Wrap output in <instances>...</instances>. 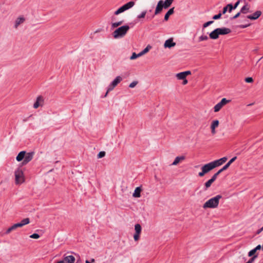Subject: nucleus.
Here are the masks:
<instances>
[{
  "mask_svg": "<svg viewBox=\"0 0 263 263\" xmlns=\"http://www.w3.org/2000/svg\"><path fill=\"white\" fill-rule=\"evenodd\" d=\"M222 198L220 195H218L206 201L203 205V208L206 209L207 208L214 209L216 208L219 204V200Z\"/></svg>",
  "mask_w": 263,
  "mask_h": 263,
  "instance_id": "7ed1b4c3",
  "label": "nucleus"
},
{
  "mask_svg": "<svg viewBox=\"0 0 263 263\" xmlns=\"http://www.w3.org/2000/svg\"><path fill=\"white\" fill-rule=\"evenodd\" d=\"M219 35L218 31L217 29H215L212 32H211L209 36L211 39L216 40L218 38V36Z\"/></svg>",
  "mask_w": 263,
  "mask_h": 263,
  "instance_id": "a211bd4d",
  "label": "nucleus"
},
{
  "mask_svg": "<svg viewBox=\"0 0 263 263\" xmlns=\"http://www.w3.org/2000/svg\"><path fill=\"white\" fill-rule=\"evenodd\" d=\"M240 13H241L240 12H238L236 15H235L232 17V19H235V18H237V17H238L240 16Z\"/></svg>",
  "mask_w": 263,
  "mask_h": 263,
  "instance_id": "49530a36",
  "label": "nucleus"
},
{
  "mask_svg": "<svg viewBox=\"0 0 263 263\" xmlns=\"http://www.w3.org/2000/svg\"><path fill=\"white\" fill-rule=\"evenodd\" d=\"M182 80H183V82H182V84L183 85H186L187 83V82H188V81L186 79V78H185V79H183Z\"/></svg>",
  "mask_w": 263,
  "mask_h": 263,
  "instance_id": "09e8293b",
  "label": "nucleus"
},
{
  "mask_svg": "<svg viewBox=\"0 0 263 263\" xmlns=\"http://www.w3.org/2000/svg\"><path fill=\"white\" fill-rule=\"evenodd\" d=\"M208 39V37L206 35H202L199 37V42L206 41Z\"/></svg>",
  "mask_w": 263,
  "mask_h": 263,
  "instance_id": "2f4dec72",
  "label": "nucleus"
},
{
  "mask_svg": "<svg viewBox=\"0 0 263 263\" xmlns=\"http://www.w3.org/2000/svg\"><path fill=\"white\" fill-rule=\"evenodd\" d=\"M261 14L260 11H256L253 14L249 15L247 17L248 18L251 20H255L257 19Z\"/></svg>",
  "mask_w": 263,
  "mask_h": 263,
  "instance_id": "4468645a",
  "label": "nucleus"
},
{
  "mask_svg": "<svg viewBox=\"0 0 263 263\" xmlns=\"http://www.w3.org/2000/svg\"><path fill=\"white\" fill-rule=\"evenodd\" d=\"M151 48L152 47L150 45L147 46V47L143 50L140 52L141 56L146 53L150 50V49H151Z\"/></svg>",
  "mask_w": 263,
  "mask_h": 263,
  "instance_id": "bb28decb",
  "label": "nucleus"
},
{
  "mask_svg": "<svg viewBox=\"0 0 263 263\" xmlns=\"http://www.w3.org/2000/svg\"><path fill=\"white\" fill-rule=\"evenodd\" d=\"M44 103L43 97L41 96H39L37 97L35 102L33 104V107L34 108H38L40 106H42Z\"/></svg>",
  "mask_w": 263,
  "mask_h": 263,
  "instance_id": "9b49d317",
  "label": "nucleus"
},
{
  "mask_svg": "<svg viewBox=\"0 0 263 263\" xmlns=\"http://www.w3.org/2000/svg\"><path fill=\"white\" fill-rule=\"evenodd\" d=\"M34 155V152L26 153V151H21L16 156V160L18 162L23 161L22 162V165H25L32 160Z\"/></svg>",
  "mask_w": 263,
  "mask_h": 263,
  "instance_id": "f03ea898",
  "label": "nucleus"
},
{
  "mask_svg": "<svg viewBox=\"0 0 263 263\" xmlns=\"http://www.w3.org/2000/svg\"><path fill=\"white\" fill-rule=\"evenodd\" d=\"M237 159V157H234L232 158L220 170H222V172L227 170L230 165Z\"/></svg>",
  "mask_w": 263,
  "mask_h": 263,
  "instance_id": "aec40b11",
  "label": "nucleus"
},
{
  "mask_svg": "<svg viewBox=\"0 0 263 263\" xmlns=\"http://www.w3.org/2000/svg\"><path fill=\"white\" fill-rule=\"evenodd\" d=\"M40 235L37 233H34L30 236V237L33 239H38L40 238Z\"/></svg>",
  "mask_w": 263,
  "mask_h": 263,
  "instance_id": "f704fd0d",
  "label": "nucleus"
},
{
  "mask_svg": "<svg viewBox=\"0 0 263 263\" xmlns=\"http://www.w3.org/2000/svg\"><path fill=\"white\" fill-rule=\"evenodd\" d=\"M185 159V157L184 156H178L175 158L174 161L172 163V165H178L180 162L184 160Z\"/></svg>",
  "mask_w": 263,
  "mask_h": 263,
  "instance_id": "dca6fc26",
  "label": "nucleus"
},
{
  "mask_svg": "<svg viewBox=\"0 0 263 263\" xmlns=\"http://www.w3.org/2000/svg\"><path fill=\"white\" fill-rule=\"evenodd\" d=\"M261 231H263V227L261 228Z\"/></svg>",
  "mask_w": 263,
  "mask_h": 263,
  "instance_id": "5fc2aeb1",
  "label": "nucleus"
},
{
  "mask_svg": "<svg viewBox=\"0 0 263 263\" xmlns=\"http://www.w3.org/2000/svg\"><path fill=\"white\" fill-rule=\"evenodd\" d=\"M57 263H63V261L60 260V261H58Z\"/></svg>",
  "mask_w": 263,
  "mask_h": 263,
  "instance_id": "603ef678",
  "label": "nucleus"
},
{
  "mask_svg": "<svg viewBox=\"0 0 263 263\" xmlns=\"http://www.w3.org/2000/svg\"><path fill=\"white\" fill-rule=\"evenodd\" d=\"M174 0H165L164 2V8L166 9L169 7Z\"/></svg>",
  "mask_w": 263,
  "mask_h": 263,
  "instance_id": "c85d7f7f",
  "label": "nucleus"
},
{
  "mask_svg": "<svg viewBox=\"0 0 263 263\" xmlns=\"http://www.w3.org/2000/svg\"><path fill=\"white\" fill-rule=\"evenodd\" d=\"M221 13H219V14H217V15H215L213 17V18L214 20H217V19H219L221 17Z\"/></svg>",
  "mask_w": 263,
  "mask_h": 263,
  "instance_id": "79ce46f5",
  "label": "nucleus"
},
{
  "mask_svg": "<svg viewBox=\"0 0 263 263\" xmlns=\"http://www.w3.org/2000/svg\"><path fill=\"white\" fill-rule=\"evenodd\" d=\"M25 21V18L24 16H19L17 18L15 22L14 27L17 28V27L21 24L23 23Z\"/></svg>",
  "mask_w": 263,
  "mask_h": 263,
  "instance_id": "f3484780",
  "label": "nucleus"
},
{
  "mask_svg": "<svg viewBox=\"0 0 263 263\" xmlns=\"http://www.w3.org/2000/svg\"><path fill=\"white\" fill-rule=\"evenodd\" d=\"M141 57V55L140 53H139L138 54H137L135 52H133L132 53V55H131V57H130V59L131 60H135L136 58H137L138 57Z\"/></svg>",
  "mask_w": 263,
  "mask_h": 263,
  "instance_id": "c756f323",
  "label": "nucleus"
},
{
  "mask_svg": "<svg viewBox=\"0 0 263 263\" xmlns=\"http://www.w3.org/2000/svg\"><path fill=\"white\" fill-rule=\"evenodd\" d=\"M15 181L17 184H21L25 181L23 172L19 168L15 172Z\"/></svg>",
  "mask_w": 263,
  "mask_h": 263,
  "instance_id": "423d86ee",
  "label": "nucleus"
},
{
  "mask_svg": "<svg viewBox=\"0 0 263 263\" xmlns=\"http://www.w3.org/2000/svg\"><path fill=\"white\" fill-rule=\"evenodd\" d=\"M176 45V43L173 42V39L172 38H170L165 41L164 44V47L165 48H172L174 47Z\"/></svg>",
  "mask_w": 263,
  "mask_h": 263,
  "instance_id": "ddd939ff",
  "label": "nucleus"
},
{
  "mask_svg": "<svg viewBox=\"0 0 263 263\" xmlns=\"http://www.w3.org/2000/svg\"><path fill=\"white\" fill-rule=\"evenodd\" d=\"M122 78L120 76L117 77L112 82L110 85L109 86L107 91L106 93L105 96H106L107 93L112 90L117 85L122 81Z\"/></svg>",
  "mask_w": 263,
  "mask_h": 263,
  "instance_id": "6e6552de",
  "label": "nucleus"
},
{
  "mask_svg": "<svg viewBox=\"0 0 263 263\" xmlns=\"http://www.w3.org/2000/svg\"><path fill=\"white\" fill-rule=\"evenodd\" d=\"M249 25H241L240 26V27L242 28H246L248 26H249Z\"/></svg>",
  "mask_w": 263,
  "mask_h": 263,
  "instance_id": "8fccbe9b",
  "label": "nucleus"
},
{
  "mask_svg": "<svg viewBox=\"0 0 263 263\" xmlns=\"http://www.w3.org/2000/svg\"><path fill=\"white\" fill-rule=\"evenodd\" d=\"M261 248L262 249V247L260 245H259L257 246L254 249L257 251V250H260Z\"/></svg>",
  "mask_w": 263,
  "mask_h": 263,
  "instance_id": "de8ad7c7",
  "label": "nucleus"
},
{
  "mask_svg": "<svg viewBox=\"0 0 263 263\" xmlns=\"http://www.w3.org/2000/svg\"><path fill=\"white\" fill-rule=\"evenodd\" d=\"M183 72L184 73L185 77H186V76H187L191 74V72L190 70L183 71Z\"/></svg>",
  "mask_w": 263,
  "mask_h": 263,
  "instance_id": "a18cd8bd",
  "label": "nucleus"
},
{
  "mask_svg": "<svg viewBox=\"0 0 263 263\" xmlns=\"http://www.w3.org/2000/svg\"><path fill=\"white\" fill-rule=\"evenodd\" d=\"M219 35H225L230 33L231 32L230 29L228 28H217Z\"/></svg>",
  "mask_w": 263,
  "mask_h": 263,
  "instance_id": "2eb2a0df",
  "label": "nucleus"
},
{
  "mask_svg": "<svg viewBox=\"0 0 263 263\" xmlns=\"http://www.w3.org/2000/svg\"><path fill=\"white\" fill-rule=\"evenodd\" d=\"M249 9H250V7L249 6V5L248 4H246L245 6H243L241 10H240V12L242 13H243V14H246L248 12H249Z\"/></svg>",
  "mask_w": 263,
  "mask_h": 263,
  "instance_id": "4be33fe9",
  "label": "nucleus"
},
{
  "mask_svg": "<svg viewBox=\"0 0 263 263\" xmlns=\"http://www.w3.org/2000/svg\"><path fill=\"white\" fill-rule=\"evenodd\" d=\"M262 231H261V229H260L259 230H258L257 231V234H259L260 233H261Z\"/></svg>",
  "mask_w": 263,
  "mask_h": 263,
  "instance_id": "3c124183",
  "label": "nucleus"
},
{
  "mask_svg": "<svg viewBox=\"0 0 263 263\" xmlns=\"http://www.w3.org/2000/svg\"><path fill=\"white\" fill-rule=\"evenodd\" d=\"M213 183V182L211 180H209L208 181H206L205 184H204V186H205V190H207L208 188H209L211 184Z\"/></svg>",
  "mask_w": 263,
  "mask_h": 263,
  "instance_id": "7c9ffc66",
  "label": "nucleus"
},
{
  "mask_svg": "<svg viewBox=\"0 0 263 263\" xmlns=\"http://www.w3.org/2000/svg\"><path fill=\"white\" fill-rule=\"evenodd\" d=\"M227 159V158L224 157L203 165L201 168V171L198 173V176L200 177L204 176L215 167L221 165Z\"/></svg>",
  "mask_w": 263,
  "mask_h": 263,
  "instance_id": "f257e3e1",
  "label": "nucleus"
},
{
  "mask_svg": "<svg viewBox=\"0 0 263 263\" xmlns=\"http://www.w3.org/2000/svg\"><path fill=\"white\" fill-rule=\"evenodd\" d=\"M29 223L30 219L29 218L23 219L20 222L15 223L9 228L6 231V234H8L10 233L12 231L15 230L16 228L22 227L23 226Z\"/></svg>",
  "mask_w": 263,
  "mask_h": 263,
  "instance_id": "39448f33",
  "label": "nucleus"
},
{
  "mask_svg": "<svg viewBox=\"0 0 263 263\" xmlns=\"http://www.w3.org/2000/svg\"><path fill=\"white\" fill-rule=\"evenodd\" d=\"M219 124V122L218 120H214L211 123L210 127L211 129V133L213 135H214L216 134V128L218 126Z\"/></svg>",
  "mask_w": 263,
  "mask_h": 263,
  "instance_id": "9d476101",
  "label": "nucleus"
},
{
  "mask_svg": "<svg viewBox=\"0 0 263 263\" xmlns=\"http://www.w3.org/2000/svg\"><path fill=\"white\" fill-rule=\"evenodd\" d=\"M122 24V21H120V22H116V23H114L112 24V27L113 28L117 27L118 26L121 25Z\"/></svg>",
  "mask_w": 263,
  "mask_h": 263,
  "instance_id": "72a5a7b5",
  "label": "nucleus"
},
{
  "mask_svg": "<svg viewBox=\"0 0 263 263\" xmlns=\"http://www.w3.org/2000/svg\"><path fill=\"white\" fill-rule=\"evenodd\" d=\"M230 100H227L226 98H223L220 102L217 103L214 107V111L215 112H218L224 105L230 102Z\"/></svg>",
  "mask_w": 263,
  "mask_h": 263,
  "instance_id": "0eeeda50",
  "label": "nucleus"
},
{
  "mask_svg": "<svg viewBox=\"0 0 263 263\" xmlns=\"http://www.w3.org/2000/svg\"><path fill=\"white\" fill-rule=\"evenodd\" d=\"M141 189L140 187H137L133 194V196L135 198H139L141 196Z\"/></svg>",
  "mask_w": 263,
  "mask_h": 263,
  "instance_id": "412c9836",
  "label": "nucleus"
},
{
  "mask_svg": "<svg viewBox=\"0 0 263 263\" xmlns=\"http://www.w3.org/2000/svg\"><path fill=\"white\" fill-rule=\"evenodd\" d=\"M222 172V170H219L216 173H215L212 177L210 179L213 182L215 181L218 175L220 174Z\"/></svg>",
  "mask_w": 263,
  "mask_h": 263,
  "instance_id": "cd10ccee",
  "label": "nucleus"
},
{
  "mask_svg": "<svg viewBox=\"0 0 263 263\" xmlns=\"http://www.w3.org/2000/svg\"><path fill=\"white\" fill-rule=\"evenodd\" d=\"M135 233L140 234L141 232V227L139 224H136L135 226Z\"/></svg>",
  "mask_w": 263,
  "mask_h": 263,
  "instance_id": "a878e982",
  "label": "nucleus"
},
{
  "mask_svg": "<svg viewBox=\"0 0 263 263\" xmlns=\"http://www.w3.org/2000/svg\"><path fill=\"white\" fill-rule=\"evenodd\" d=\"M75 257L72 255H68V253L65 254L63 256V259L62 260L63 263H74L75 261Z\"/></svg>",
  "mask_w": 263,
  "mask_h": 263,
  "instance_id": "1a4fd4ad",
  "label": "nucleus"
},
{
  "mask_svg": "<svg viewBox=\"0 0 263 263\" xmlns=\"http://www.w3.org/2000/svg\"><path fill=\"white\" fill-rule=\"evenodd\" d=\"M124 12V10L123 9V8L122 7H121L120 8H119L117 11H116L115 12V15H118L120 13H122Z\"/></svg>",
  "mask_w": 263,
  "mask_h": 263,
  "instance_id": "473e14b6",
  "label": "nucleus"
},
{
  "mask_svg": "<svg viewBox=\"0 0 263 263\" xmlns=\"http://www.w3.org/2000/svg\"><path fill=\"white\" fill-rule=\"evenodd\" d=\"M105 155V152H100L98 155V157L99 158H101L103 157H104Z\"/></svg>",
  "mask_w": 263,
  "mask_h": 263,
  "instance_id": "58836bf2",
  "label": "nucleus"
},
{
  "mask_svg": "<svg viewBox=\"0 0 263 263\" xmlns=\"http://www.w3.org/2000/svg\"><path fill=\"white\" fill-rule=\"evenodd\" d=\"M163 8H164V2H163L162 0H160L158 2V4L157 5L155 12V14L156 15L160 13L162 11Z\"/></svg>",
  "mask_w": 263,
  "mask_h": 263,
  "instance_id": "f8f14e48",
  "label": "nucleus"
},
{
  "mask_svg": "<svg viewBox=\"0 0 263 263\" xmlns=\"http://www.w3.org/2000/svg\"><path fill=\"white\" fill-rule=\"evenodd\" d=\"M146 14V11H143L140 15H139L138 16V18H144Z\"/></svg>",
  "mask_w": 263,
  "mask_h": 263,
  "instance_id": "e433bc0d",
  "label": "nucleus"
},
{
  "mask_svg": "<svg viewBox=\"0 0 263 263\" xmlns=\"http://www.w3.org/2000/svg\"><path fill=\"white\" fill-rule=\"evenodd\" d=\"M140 234H138L137 233H135L134 235V240L135 241H137L139 240V236H140Z\"/></svg>",
  "mask_w": 263,
  "mask_h": 263,
  "instance_id": "c03bdc74",
  "label": "nucleus"
},
{
  "mask_svg": "<svg viewBox=\"0 0 263 263\" xmlns=\"http://www.w3.org/2000/svg\"><path fill=\"white\" fill-rule=\"evenodd\" d=\"M245 81L247 83H252L253 82V79L251 77H248L245 79Z\"/></svg>",
  "mask_w": 263,
  "mask_h": 263,
  "instance_id": "a19ab883",
  "label": "nucleus"
},
{
  "mask_svg": "<svg viewBox=\"0 0 263 263\" xmlns=\"http://www.w3.org/2000/svg\"><path fill=\"white\" fill-rule=\"evenodd\" d=\"M176 77L178 80H183L185 79V78H186L183 72L177 73Z\"/></svg>",
  "mask_w": 263,
  "mask_h": 263,
  "instance_id": "393cba45",
  "label": "nucleus"
},
{
  "mask_svg": "<svg viewBox=\"0 0 263 263\" xmlns=\"http://www.w3.org/2000/svg\"><path fill=\"white\" fill-rule=\"evenodd\" d=\"M228 10H229V7H228V4L223 8L222 14H225Z\"/></svg>",
  "mask_w": 263,
  "mask_h": 263,
  "instance_id": "37998d69",
  "label": "nucleus"
},
{
  "mask_svg": "<svg viewBox=\"0 0 263 263\" xmlns=\"http://www.w3.org/2000/svg\"><path fill=\"white\" fill-rule=\"evenodd\" d=\"M129 29V27L127 25L122 26L118 28L113 32L114 38L117 39L123 37L126 34Z\"/></svg>",
  "mask_w": 263,
  "mask_h": 263,
  "instance_id": "20e7f679",
  "label": "nucleus"
},
{
  "mask_svg": "<svg viewBox=\"0 0 263 263\" xmlns=\"http://www.w3.org/2000/svg\"><path fill=\"white\" fill-rule=\"evenodd\" d=\"M256 252V251L255 249H252L249 252V253H248L249 256H250V257L252 256Z\"/></svg>",
  "mask_w": 263,
  "mask_h": 263,
  "instance_id": "ea45409f",
  "label": "nucleus"
},
{
  "mask_svg": "<svg viewBox=\"0 0 263 263\" xmlns=\"http://www.w3.org/2000/svg\"><path fill=\"white\" fill-rule=\"evenodd\" d=\"M239 3L240 0H238L235 3L234 6L231 4H228V7H229V12H231L233 9H236L238 7Z\"/></svg>",
  "mask_w": 263,
  "mask_h": 263,
  "instance_id": "5701e85b",
  "label": "nucleus"
},
{
  "mask_svg": "<svg viewBox=\"0 0 263 263\" xmlns=\"http://www.w3.org/2000/svg\"><path fill=\"white\" fill-rule=\"evenodd\" d=\"M174 8H172L171 9H170L167 12V13L165 14V16H164V20L165 21H167L168 18H169V16L172 15V14H173L174 13Z\"/></svg>",
  "mask_w": 263,
  "mask_h": 263,
  "instance_id": "b1692460",
  "label": "nucleus"
},
{
  "mask_svg": "<svg viewBox=\"0 0 263 263\" xmlns=\"http://www.w3.org/2000/svg\"><path fill=\"white\" fill-rule=\"evenodd\" d=\"M257 50H258V49H256L254 50V51L256 52V51H257Z\"/></svg>",
  "mask_w": 263,
  "mask_h": 263,
  "instance_id": "864d4df0",
  "label": "nucleus"
},
{
  "mask_svg": "<svg viewBox=\"0 0 263 263\" xmlns=\"http://www.w3.org/2000/svg\"><path fill=\"white\" fill-rule=\"evenodd\" d=\"M137 84H138L137 81H133L129 84V87L130 88H134L137 85Z\"/></svg>",
  "mask_w": 263,
  "mask_h": 263,
  "instance_id": "4c0bfd02",
  "label": "nucleus"
},
{
  "mask_svg": "<svg viewBox=\"0 0 263 263\" xmlns=\"http://www.w3.org/2000/svg\"><path fill=\"white\" fill-rule=\"evenodd\" d=\"M135 5V2L133 1H130L125 4L123 6H122L123 9L124 11L132 8Z\"/></svg>",
  "mask_w": 263,
  "mask_h": 263,
  "instance_id": "6ab92c4d",
  "label": "nucleus"
},
{
  "mask_svg": "<svg viewBox=\"0 0 263 263\" xmlns=\"http://www.w3.org/2000/svg\"><path fill=\"white\" fill-rule=\"evenodd\" d=\"M213 21H209V22H207L206 23H205L203 25V28H205L206 27H207L208 26H209V25H210L211 24H213Z\"/></svg>",
  "mask_w": 263,
  "mask_h": 263,
  "instance_id": "c9c22d12",
  "label": "nucleus"
}]
</instances>
